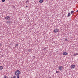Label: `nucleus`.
I'll return each instance as SVG.
<instances>
[{
	"label": "nucleus",
	"mask_w": 78,
	"mask_h": 78,
	"mask_svg": "<svg viewBox=\"0 0 78 78\" xmlns=\"http://www.w3.org/2000/svg\"><path fill=\"white\" fill-rule=\"evenodd\" d=\"M28 1H27L26 3H28Z\"/></svg>",
	"instance_id": "6ab92c4d"
},
{
	"label": "nucleus",
	"mask_w": 78,
	"mask_h": 78,
	"mask_svg": "<svg viewBox=\"0 0 78 78\" xmlns=\"http://www.w3.org/2000/svg\"><path fill=\"white\" fill-rule=\"evenodd\" d=\"M5 19H6L7 20H10V17H9V16H6L5 17Z\"/></svg>",
	"instance_id": "39448f33"
},
{
	"label": "nucleus",
	"mask_w": 78,
	"mask_h": 78,
	"mask_svg": "<svg viewBox=\"0 0 78 78\" xmlns=\"http://www.w3.org/2000/svg\"><path fill=\"white\" fill-rule=\"evenodd\" d=\"M78 55V53H76L75 54H74L73 55L74 56H75L76 55Z\"/></svg>",
	"instance_id": "9b49d317"
},
{
	"label": "nucleus",
	"mask_w": 78,
	"mask_h": 78,
	"mask_svg": "<svg viewBox=\"0 0 78 78\" xmlns=\"http://www.w3.org/2000/svg\"><path fill=\"white\" fill-rule=\"evenodd\" d=\"M2 2H5V0H2Z\"/></svg>",
	"instance_id": "dca6fc26"
},
{
	"label": "nucleus",
	"mask_w": 78,
	"mask_h": 78,
	"mask_svg": "<svg viewBox=\"0 0 78 78\" xmlns=\"http://www.w3.org/2000/svg\"><path fill=\"white\" fill-rule=\"evenodd\" d=\"M56 73H59V71H56Z\"/></svg>",
	"instance_id": "a211bd4d"
},
{
	"label": "nucleus",
	"mask_w": 78,
	"mask_h": 78,
	"mask_svg": "<svg viewBox=\"0 0 78 78\" xmlns=\"http://www.w3.org/2000/svg\"><path fill=\"white\" fill-rule=\"evenodd\" d=\"M67 39H65V40H66V41H67Z\"/></svg>",
	"instance_id": "4be33fe9"
},
{
	"label": "nucleus",
	"mask_w": 78,
	"mask_h": 78,
	"mask_svg": "<svg viewBox=\"0 0 78 78\" xmlns=\"http://www.w3.org/2000/svg\"><path fill=\"white\" fill-rule=\"evenodd\" d=\"M46 49H47V47H45V48H44L43 49V50L44 51H45V50H46Z\"/></svg>",
	"instance_id": "4468645a"
},
{
	"label": "nucleus",
	"mask_w": 78,
	"mask_h": 78,
	"mask_svg": "<svg viewBox=\"0 0 78 78\" xmlns=\"http://www.w3.org/2000/svg\"><path fill=\"white\" fill-rule=\"evenodd\" d=\"M43 1H44V0H40L39 2H40V3H42Z\"/></svg>",
	"instance_id": "1a4fd4ad"
},
{
	"label": "nucleus",
	"mask_w": 78,
	"mask_h": 78,
	"mask_svg": "<svg viewBox=\"0 0 78 78\" xmlns=\"http://www.w3.org/2000/svg\"><path fill=\"white\" fill-rule=\"evenodd\" d=\"M26 8H27V7H28V6H26Z\"/></svg>",
	"instance_id": "5701e85b"
},
{
	"label": "nucleus",
	"mask_w": 78,
	"mask_h": 78,
	"mask_svg": "<svg viewBox=\"0 0 78 78\" xmlns=\"http://www.w3.org/2000/svg\"><path fill=\"white\" fill-rule=\"evenodd\" d=\"M74 11H72L71 12V14H73V13H74Z\"/></svg>",
	"instance_id": "ddd939ff"
},
{
	"label": "nucleus",
	"mask_w": 78,
	"mask_h": 78,
	"mask_svg": "<svg viewBox=\"0 0 78 78\" xmlns=\"http://www.w3.org/2000/svg\"><path fill=\"white\" fill-rule=\"evenodd\" d=\"M62 68H63V67H62V66H60L58 67L59 70H62Z\"/></svg>",
	"instance_id": "0eeeda50"
},
{
	"label": "nucleus",
	"mask_w": 78,
	"mask_h": 78,
	"mask_svg": "<svg viewBox=\"0 0 78 78\" xmlns=\"http://www.w3.org/2000/svg\"><path fill=\"white\" fill-rule=\"evenodd\" d=\"M6 23H12V21H8L6 22Z\"/></svg>",
	"instance_id": "423d86ee"
},
{
	"label": "nucleus",
	"mask_w": 78,
	"mask_h": 78,
	"mask_svg": "<svg viewBox=\"0 0 78 78\" xmlns=\"http://www.w3.org/2000/svg\"><path fill=\"white\" fill-rule=\"evenodd\" d=\"M0 46H2V44H0Z\"/></svg>",
	"instance_id": "412c9836"
},
{
	"label": "nucleus",
	"mask_w": 78,
	"mask_h": 78,
	"mask_svg": "<svg viewBox=\"0 0 78 78\" xmlns=\"http://www.w3.org/2000/svg\"><path fill=\"white\" fill-rule=\"evenodd\" d=\"M70 13H69L68 14V17H70Z\"/></svg>",
	"instance_id": "9d476101"
},
{
	"label": "nucleus",
	"mask_w": 78,
	"mask_h": 78,
	"mask_svg": "<svg viewBox=\"0 0 78 78\" xmlns=\"http://www.w3.org/2000/svg\"><path fill=\"white\" fill-rule=\"evenodd\" d=\"M75 65H73L71 66V69H75Z\"/></svg>",
	"instance_id": "7ed1b4c3"
},
{
	"label": "nucleus",
	"mask_w": 78,
	"mask_h": 78,
	"mask_svg": "<svg viewBox=\"0 0 78 78\" xmlns=\"http://www.w3.org/2000/svg\"><path fill=\"white\" fill-rule=\"evenodd\" d=\"M18 45H19V44H17L15 45V47H17L18 46Z\"/></svg>",
	"instance_id": "2eb2a0df"
},
{
	"label": "nucleus",
	"mask_w": 78,
	"mask_h": 78,
	"mask_svg": "<svg viewBox=\"0 0 78 78\" xmlns=\"http://www.w3.org/2000/svg\"><path fill=\"white\" fill-rule=\"evenodd\" d=\"M58 31H59L58 29H55L53 31V32H54V33H58Z\"/></svg>",
	"instance_id": "f03ea898"
},
{
	"label": "nucleus",
	"mask_w": 78,
	"mask_h": 78,
	"mask_svg": "<svg viewBox=\"0 0 78 78\" xmlns=\"http://www.w3.org/2000/svg\"><path fill=\"white\" fill-rule=\"evenodd\" d=\"M4 78H8V77L5 76H4Z\"/></svg>",
	"instance_id": "f3484780"
},
{
	"label": "nucleus",
	"mask_w": 78,
	"mask_h": 78,
	"mask_svg": "<svg viewBox=\"0 0 78 78\" xmlns=\"http://www.w3.org/2000/svg\"><path fill=\"white\" fill-rule=\"evenodd\" d=\"M3 69V67L2 66H0V70H2Z\"/></svg>",
	"instance_id": "6e6552de"
},
{
	"label": "nucleus",
	"mask_w": 78,
	"mask_h": 78,
	"mask_svg": "<svg viewBox=\"0 0 78 78\" xmlns=\"http://www.w3.org/2000/svg\"><path fill=\"white\" fill-rule=\"evenodd\" d=\"M20 73V71L19 70H17L15 71V75L16 76H17V78H19Z\"/></svg>",
	"instance_id": "f257e3e1"
},
{
	"label": "nucleus",
	"mask_w": 78,
	"mask_h": 78,
	"mask_svg": "<svg viewBox=\"0 0 78 78\" xmlns=\"http://www.w3.org/2000/svg\"><path fill=\"white\" fill-rule=\"evenodd\" d=\"M68 53L66 52H63V55L64 56H66V55H67Z\"/></svg>",
	"instance_id": "20e7f679"
},
{
	"label": "nucleus",
	"mask_w": 78,
	"mask_h": 78,
	"mask_svg": "<svg viewBox=\"0 0 78 78\" xmlns=\"http://www.w3.org/2000/svg\"><path fill=\"white\" fill-rule=\"evenodd\" d=\"M28 51L29 52H31V49H29Z\"/></svg>",
	"instance_id": "f8f14e48"
},
{
	"label": "nucleus",
	"mask_w": 78,
	"mask_h": 78,
	"mask_svg": "<svg viewBox=\"0 0 78 78\" xmlns=\"http://www.w3.org/2000/svg\"><path fill=\"white\" fill-rule=\"evenodd\" d=\"M33 58H35V56H33Z\"/></svg>",
	"instance_id": "aec40b11"
}]
</instances>
